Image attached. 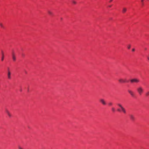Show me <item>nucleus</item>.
Instances as JSON below:
<instances>
[{"label":"nucleus","mask_w":149,"mask_h":149,"mask_svg":"<svg viewBox=\"0 0 149 149\" xmlns=\"http://www.w3.org/2000/svg\"><path fill=\"white\" fill-rule=\"evenodd\" d=\"M136 90L137 93L140 95H141L144 92L143 88L141 86L137 87L136 88Z\"/></svg>","instance_id":"obj_1"},{"label":"nucleus","mask_w":149,"mask_h":149,"mask_svg":"<svg viewBox=\"0 0 149 149\" xmlns=\"http://www.w3.org/2000/svg\"><path fill=\"white\" fill-rule=\"evenodd\" d=\"M130 81L132 83L134 82L138 83L139 82V80L138 79L134 78L131 79Z\"/></svg>","instance_id":"obj_2"},{"label":"nucleus","mask_w":149,"mask_h":149,"mask_svg":"<svg viewBox=\"0 0 149 149\" xmlns=\"http://www.w3.org/2000/svg\"><path fill=\"white\" fill-rule=\"evenodd\" d=\"M127 91L132 97H134L135 96V94L134 92L132 90L129 89L127 90Z\"/></svg>","instance_id":"obj_3"},{"label":"nucleus","mask_w":149,"mask_h":149,"mask_svg":"<svg viewBox=\"0 0 149 149\" xmlns=\"http://www.w3.org/2000/svg\"><path fill=\"white\" fill-rule=\"evenodd\" d=\"M119 82L120 83H125L127 82L126 79H123V78H120L118 79Z\"/></svg>","instance_id":"obj_4"},{"label":"nucleus","mask_w":149,"mask_h":149,"mask_svg":"<svg viewBox=\"0 0 149 149\" xmlns=\"http://www.w3.org/2000/svg\"><path fill=\"white\" fill-rule=\"evenodd\" d=\"M118 105L120 107L121 109V110L124 113H125L126 112V110H125V109L122 106V105L121 104H118Z\"/></svg>","instance_id":"obj_5"},{"label":"nucleus","mask_w":149,"mask_h":149,"mask_svg":"<svg viewBox=\"0 0 149 149\" xmlns=\"http://www.w3.org/2000/svg\"><path fill=\"white\" fill-rule=\"evenodd\" d=\"M11 72L9 70H8L7 73V77L8 78L10 79H11Z\"/></svg>","instance_id":"obj_6"},{"label":"nucleus","mask_w":149,"mask_h":149,"mask_svg":"<svg viewBox=\"0 0 149 149\" xmlns=\"http://www.w3.org/2000/svg\"><path fill=\"white\" fill-rule=\"evenodd\" d=\"M5 112L9 117H10L11 116V115L10 113L8 110L6 109Z\"/></svg>","instance_id":"obj_7"},{"label":"nucleus","mask_w":149,"mask_h":149,"mask_svg":"<svg viewBox=\"0 0 149 149\" xmlns=\"http://www.w3.org/2000/svg\"><path fill=\"white\" fill-rule=\"evenodd\" d=\"M100 101L104 105H105L106 104V102L103 99H100Z\"/></svg>","instance_id":"obj_8"},{"label":"nucleus","mask_w":149,"mask_h":149,"mask_svg":"<svg viewBox=\"0 0 149 149\" xmlns=\"http://www.w3.org/2000/svg\"><path fill=\"white\" fill-rule=\"evenodd\" d=\"M130 119L132 120H134L135 119V118L134 116L132 115H130Z\"/></svg>","instance_id":"obj_9"},{"label":"nucleus","mask_w":149,"mask_h":149,"mask_svg":"<svg viewBox=\"0 0 149 149\" xmlns=\"http://www.w3.org/2000/svg\"><path fill=\"white\" fill-rule=\"evenodd\" d=\"M12 58L13 60L14 61H15L16 59V57L15 55V54L14 53H13L12 55Z\"/></svg>","instance_id":"obj_10"},{"label":"nucleus","mask_w":149,"mask_h":149,"mask_svg":"<svg viewBox=\"0 0 149 149\" xmlns=\"http://www.w3.org/2000/svg\"><path fill=\"white\" fill-rule=\"evenodd\" d=\"M127 10V8H123V10H122V12H123V13H125L126 12V11Z\"/></svg>","instance_id":"obj_11"},{"label":"nucleus","mask_w":149,"mask_h":149,"mask_svg":"<svg viewBox=\"0 0 149 149\" xmlns=\"http://www.w3.org/2000/svg\"><path fill=\"white\" fill-rule=\"evenodd\" d=\"M48 13L49 15H53V13L50 10H48Z\"/></svg>","instance_id":"obj_12"},{"label":"nucleus","mask_w":149,"mask_h":149,"mask_svg":"<svg viewBox=\"0 0 149 149\" xmlns=\"http://www.w3.org/2000/svg\"><path fill=\"white\" fill-rule=\"evenodd\" d=\"M0 26H1V27L2 28H4V26L3 25V24L1 23L0 22Z\"/></svg>","instance_id":"obj_13"},{"label":"nucleus","mask_w":149,"mask_h":149,"mask_svg":"<svg viewBox=\"0 0 149 149\" xmlns=\"http://www.w3.org/2000/svg\"><path fill=\"white\" fill-rule=\"evenodd\" d=\"M146 97L149 96V91H147L146 93Z\"/></svg>","instance_id":"obj_14"},{"label":"nucleus","mask_w":149,"mask_h":149,"mask_svg":"<svg viewBox=\"0 0 149 149\" xmlns=\"http://www.w3.org/2000/svg\"><path fill=\"white\" fill-rule=\"evenodd\" d=\"M72 3L74 4H76L77 3V2L74 0H72Z\"/></svg>","instance_id":"obj_15"},{"label":"nucleus","mask_w":149,"mask_h":149,"mask_svg":"<svg viewBox=\"0 0 149 149\" xmlns=\"http://www.w3.org/2000/svg\"><path fill=\"white\" fill-rule=\"evenodd\" d=\"M111 110H112V111L113 112H114L115 111V109L113 107L111 108Z\"/></svg>","instance_id":"obj_16"},{"label":"nucleus","mask_w":149,"mask_h":149,"mask_svg":"<svg viewBox=\"0 0 149 149\" xmlns=\"http://www.w3.org/2000/svg\"><path fill=\"white\" fill-rule=\"evenodd\" d=\"M4 57V55L3 54H2V58H1V61H3V60Z\"/></svg>","instance_id":"obj_17"},{"label":"nucleus","mask_w":149,"mask_h":149,"mask_svg":"<svg viewBox=\"0 0 149 149\" xmlns=\"http://www.w3.org/2000/svg\"><path fill=\"white\" fill-rule=\"evenodd\" d=\"M108 104L109 106H111L112 104V102H109Z\"/></svg>","instance_id":"obj_18"},{"label":"nucleus","mask_w":149,"mask_h":149,"mask_svg":"<svg viewBox=\"0 0 149 149\" xmlns=\"http://www.w3.org/2000/svg\"><path fill=\"white\" fill-rule=\"evenodd\" d=\"M130 47H131L130 45H128L127 47L128 49H130Z\"/></svg>","instance_id":"obj_19"},{"label":"nucleus","mask_w":149,"mask_h":149,"mask_svg":"<svg viewBox=\"0 0 149 149\" xmlns=\"http://www.w3.org/2000/svg\"><path fill=\"white\" fill-rule=\"evenodd\" d=\"M18 149H23L22 148H21L20 146H19L18 147Z\"/></svg>","instance_id":"obj_20"},{"label":"nucleus","mask_w":149,"mask_h":149,"mask_svg":"<svg viewBox=\"0 0 149 149\" xmlns=\"http://www.w3.org/2000/svg\"><path fill=\"white\" fill-rule=\"evenodd\" d=\"M144 0H141V1L142 3H143V2Z\"/></svg>","instance_id":"obj_21"},{"label":"nucleus","mask_w":149,"mask_h":149,"mask_svg":"<svg viewBox=\"0 0 149 149\" xmlns=\"http://www.w3.org/2000/svg\"><path fill=\"white\" fill-rule=\"evenodd\" d=\"M134 51H135V49H132V51L133 52H134Z\"/></svg>","instance_id":"obj_22"},{"label":"nucleus","mask_w":149,"mask_h":149,"mask_svg":"<svg viewBox=\"0 0 149 149\" xmlns=\"http://www.w3.org/2000/svg\"><path fill=\"white\" fill-rule=\"evenodd\" d=\"M118 111H120V109H118Z\"/></svg>","instance_id":"obj_23"},{"label":"nucleus","mask_w":149,"mask_h":149,"mask_svg":"<svg viewBox=\"0 0 149 149\" xmlns=\"http://www.w3.org/2000/svg\"><path fill=\"white\" fill-rule=\"evenodd\" d=\"M113 0H110V2H111Z\"/></svg>","instance_id":"obj_24"},{"label":"nucleus","mask_w":149,"mask_h":149,"mask_svg":"<svg viewBox=\"0 0 149 149\" xmlns=\"http://www.w3.org/2000/svg\"><path fill=\"white\" fill-rule=\"evenodd\" d=\"M142 5H143V3H142Z\"/></svg>","instance_id":"obj_25"},{"label":"nucleus","mask_w":149,"mask_h":149,"mask_svg":"<svg viewBox=\"0 0 149 149\" xmlns=\"http://www.w3.org/2000/svg\"><path fill=\"white\" fill-rule=\"evenodd\" d=\"M109 7H111V6H109Z\"/></svg>","instance_id":"obj_26"},{"label":"nucleus","mask_w":149,"mask_h":149,"mask_svg":"<svg viewBox=\"0 0 149 149\" xmlns=\"http://www.w3.org/2000/svg\"><path fill=\"white\" fill-rule=\"evenodd\" d=\"M148 59L149 60V57L148 58Z\"/></svg>","instance_id":"obj_27"},{"label":"nucleus","mask_w":149,"mask_h":149,"mask_svg":"<svg viewBox=\"0 0 149 149\" xmlns=\"http://www.w3.org/2000/svg\"><path fill=\"white\" fill-rule=\"evenodd\" d=\"M61 20H62V18H61Z\"/></svg>","instance_id":"obj_28"}]
</instances>
